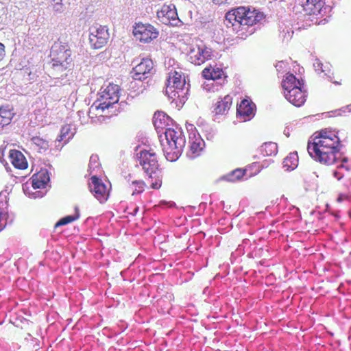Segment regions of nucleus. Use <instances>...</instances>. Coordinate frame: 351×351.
I'll use <instances>...</instances> for the list:
<instances>
[{"instance_id": "nucleus-1", "label": "nucleus", "mask_w": 351, "mask_h": 351, "mask_svg": "<svg viewBox=\"0 0 351 351\" xmlns=\"http://www.w3.org/2000/svg\"><path fill=\"white\" fill-rule=\"evenodd\" d=\"M341 147L337 132L325 128L314 133L313 142L308 143L307 149L315 160L331 165L339 160Z\"/></svg>"}, {"instance_id": "nucleus-2", "label": "nucleus", "mask_w": 351, "mask_h": 351, "mask_svg": "<svg viewBox=\"0 0 351 351\" xmlns=\"http://www.w3.org/2000/svg\"><path fill=\"white\" fill-rule=\"evenodd\" d=\"M226 20L234 27L241 36L252 34V30L249 28L259 23L264 14L257 10H251L246 7H239L232 9L226 14Z\"/></svg>"}, {"instance_id": "nucleus-3", "label": "nucleus", "mask_w": 351, "mask_h": 351, "mask_svg": "<svg viewBox=\"0 0 351 351\" xmlns=\"http://www.w3.org/2000/svg\"><path fill=\"white\" fill-rule=\"evenodd\" d=\"M285 98L293 106H302L306 100V93L302 80L292 73H287L282 81Z\"/></svg>"}, {"instance_id": "nucleus-4", "label": "nucleus", "mask_w": 351, "mask_h": 351, "mask_svg": "<svg viewBox=\"0 0 351 351\" xmlns=\"http://www.w3.org/2000/svg\"><path fill=\"white\" fill-rule=\"evenodd\" d=\"M166 144H163L164 154L167 160L176 161L180 156L185 145V137L180 128H167L165 132Z\"/></svg>"}, {"instance_id": "nucleus-5", "label": "nucleus", "mask_w": 351, "mask_h": 351, "mask_svg": "<svg viewBox=\"0 0 351 351\" xmlns=\"http://www.w3.org/2000/svg\"><path fill=\"white\" fill-rule=\"evenodd\" d=\"M51 58L53 66L60 67L64 71L73 64L71 50L67 43L60 40L55 43L51 49Z\"/></svg>"}, {"instance_id": "nucleus-6", "label": "nucleus", "mask_w": 351, "mask_h": 351, "mask_svg": "<svg viewBox=\"0 0 351 351\" xmlns=\"http://www.w3.org/2000/svg\"><path fill=\"white\" fill-rule=\"evenodd\" d=\"M119 100V87L118 85L110 84L101 93L98 100L94 104L96 109L102 111L108 109Z\"/></svg>"}, {"instance_id": "nucleus-7", "label": "nucleus", "mask_w": 351, "mask_h": 351, "mask_svg": "<svg viewBox=\"0 0 351 351\" xmlns=\"http://www.w3.org/2000/svg\"><path fill=\"white\" fill-rule=\"evenodd\" d=\"M139 165L143 171L152 178V175L155 174L159 169V162L156 154L152 149L141 150L138 154Z\"/></svg>"}, {"instance_id": "nucleus-8", "label": "nucleus", "mask_w": 351, "mask_h": 351, "mask_svg": "<svg viewBox=\"0 0 351 351\" xmlns=\"http://www.w3.org/2000/svg\"><path fill=\"white\" fill-rule=\"evenodd\" d=\"M133 34L141 43H149L158 36L159 32L149 23H138L134 26Z\"/></svg>"}, {"instance_id": "nucleus-9", "label": "nucleus", "mask_w": 351, "mask_h": 351, "mask_svg": "<svg viewBox=\"0 0 351 351\" xmlns=\"http://www.w3.org/2000/svg\"><path fill=\"white\" fill-rule=\"evenodd\" d=\"M158 19L163 24L178 26L182 23L178 17L176 5L165 3L156 13Z\"/></svg>"}, {"instance_id": "nucleus-10", "label": "nucleus", "mask_w": 351, "mask_h": 351, "mask_svg": "<svg viewBox=\"0 0 351 351\" xmlns=\"http://www.w3.org/2000/svg\"><path fill=\"white\" fill-rule=\"evenodd\" d=\"M189 59L195 65H201L212 56L211 49L202 42L200 44L192 45L188 53Z\"/></svg>"}, {"instance_id": "nucleus-11", "label": "nucleus", "mask_w": 351, "mask_h": 351, "mask_svg": "<svg viewBox=\"0 0 351 351\" xmlns=\"http://www.w3.org/2000/svg\"><path fill=\"white\" fill-rule=\"evenodd\" d=\"M185 84V77L181 71H171L167 80L166 93L171 97H178V91L182 90Z\"/></svg>"}, {"instance_id": "nucleus-12", "label": "nucleus", "mask_w": 351, "mask_h": 351, "mask_svg": "<svg viewBox=\"0 0 351 351\" xmlns=\"http://www.w3.org/2000/svg\"><path fill=\"white\" fill-rule=\"evenodd\" d=\"M88 187L95 197L104 203L107 201L110 196V185L105 184L101 179L96 176H93L88 182Z\"/></svg>"}, {"instance_id": "nucleus-13", "label": "nucleus", "mask_w": 351, "mask_h": 351, "mask_svg": "<svg viewBox=\"0 0 351 351\" xmlns=\"http://www.w3.org/2000/svg\"><path fill=\"white\" fill-rule=\"evenodd\" d=\"M108 30L106 26L99 25L98 27L90 29L89 43L90 46L95 49L104 47L109 40Z\"/></svg>"}, {"instance_id": "nucleus-14", "label": "nucleus", "mask_w": 351, "mask_h": 351, "mask_svg": "<svg viewBox=\"0 0 351 351\" xmlns=\"http://www.w3.org/2000/svg\"><path fill=\"white\" fill-rule=\"evenodd\" d=\"M306 14L322 18L327 14L330 7L326 5L325 0H306L304 6Z\"/></svg>"}, {"instance_id": "nucleus-15", "label": "nucleus", "mask_w": 351, "mask_h": 351, "mask_svg": "<svg viewBox=\"0 0 351 351\" xmlns=\"http://www.w3.org/2000/svg\"><path fill=\"white\" fill-rule=\"evenodd\" d=\"M154 67V63L149 58H143L140 63L136 65L131 72L132 77L135 80H143L148 77Z\"/></svg>"}, {"instance_id": "nucleus-16", "label": "nucleus", "mask_w": 351, "mask_h": 351, "mask_svg": "<svg viewBox=\"0 0 351 351\" xmlns=\"http://www.w3.org/2000/svg\"><path fill=\"white\" fill-rule=\"evenodd\" d=\"M254 169H255L254 174H256L261 170L260 165L257 162H253L248 165L245 169H236L232 171L230 173L227 174L224 177V180L231 182L239 181L245 175L247 171L250 169L252 170Z\"/></svg>"}, {"instance_id": "nucleus-17", "label": "nucleus", "mask_w": 351, "mask_h": 351, "mask_svg": "<svg viewBox=\"0 0 351 351\" xmlns=\"http://www.w3.org/2000/svg\"><path fill=\"white\" fill-rule=\"evenodd\" d=\"M232 104V97L226 95L223 97H219L213 104V112L216 115L226 114L228 113Z\"/></svg>"}, {"instance_id": "nucleus-18", "label": "nucleus", "mask_w": 351, "mask_h": 351, "mask_svg": "<svg viewBox=\"0 0 351 351\" xmlns=\"http://www.w3.org/2000/svg\"><path fill=\"white\" fill-rule=\"evenodd\" d=\"M9 158L11 164L16 169L25 170L28 167L27 160L21 151L11 149L9 153Z\"/></svg>"}, {"instance_id": "nucleus-19", "label": "nucleus", "mask_w": 351, "mask_h": 351, "mask_svg": "<svg viewBox=\"0 0 351 351\" xmlns=\"http://www.w3.org/2000/svg\"><path fill=\"white\" fill-rule=\"evenodd\" d=\"M32 180L34 189H43L50 180L49 172L46 169H42L33 175Z\"/></svg>"}, {"instance_id": "nucleus-20", "label": "nucleus", "mask_w": 351, "mask_h": 351, "mask_svg": "<svg viewBox=\"0 0 351 351\" xmlns=\"http://www.w3.org/2000/svg\"><path fill=\"white\" fill-rule=\"evenodd\" d=\"M255 105L249 99H243L237 107V111L240 117L244 120L249 119L254 115V109Z\"/></svg>"}, {"instance_id": "nucleus-21", "label": "nucleus", "mask_w": 351, "mask_h": 351, "mask_svg": "<svg viewBox=\"0 0 351 351\" xmlns=\"http://www.w3.org/2000/svg\"><path fill=\"white\" fill-rule=\"evenodd\" d=\"M14 115L13 108L9 105L0 107V129L10 123Z\"/></svg>"}, {"instance_id": "nucleus-22", "label": "nucleus", "mask_w": 351, "mask_h": 351, "mask_svg": "<svg viewBox=\"0 0 351 351\" xmlns=\"http://www.w3.org/2000/svg\"><path fill=\"white\" fill-rule=\"evenodd\" d=\"M171 121L170 117L163 112H155L153 118V123L156 130H164Z\"/></svg>"}, {"instance_id": "nucleus-23", "label": "nucleus", "mask_w": 351, "mask_h": 351, "mask_svg": "<svg viewBox=\"0 0 351 351\" xmlns=\"http://www.w3.org/2000/svg\"><path fill=\"white\" fill-rule=\"evenodd\" d=\"M204 146V142L200 137L194 136L190 141L189 151L188 154L191 158H195L199 155Z\"/></svg>"}, {"instance_id": "nucleus-24", "label": "nucleus", "mask_w": 351, "mask_h": 351, "mask_svg": "<svg viewBox=\"0 0 351 351\" xmlns=\"http://www.w3.org/2000/svg\"><path fill=\"white\" fill-rule=\"evenodd\" d=\"M223 75V71L218 67L208 66L202 71V76L206 80H218Z\"/></svg>"}, {"instance_id": "nucleus-25", "label": "nucleus", "mask_w": 351, "mask_h": 351, "mask_svg": "<svg viewBox=\"0 0 351 351\" xmlns=\"http://www.w3.org/2000/svg\"><path fill=\"white\" fill-rule=\"evenodd\" d=\"M32 143L38 152H46L49 147V141L40 136H36L31 138Z\"/></svg>"}, {"instance_id": "nucleus-26", "label": "nucleus", "mask_w": 351, "mask_h": 351, "mask_svg": "<svg viewBox=\"0 0 351 351\" xmlns=\"http://www.w3.org/2000/svg\"><path fill=\"white\" fill-rule=\"evenodd\" d=\"M298 156L296 152L290 153L283 161V167L287 170H293L298 167Z\"/></svg>"}, {"instance_id": "nucleus-27", "label": "nucleus", "mask_w": 351, "mask_h": 351, "mask_svg": "<svg viewBox=\"0 0 351 351\" xmlns=\"http://www.w3.org/2000/svg\"><path fill=\"white\" fill-rule=\"evenodd\" d=\"M278 146L275 143H265L261 147V152L263 156H273L277 153Z\"/></svg>"}, {"instance_id": "nucleus-28", "label": "nucleus", "mask_w": 351, "mask_h": 351, "mask_svg": "<svg viewBox=\"0 0 351 351\" xmlns=\"http://www.w3.org/2000/svg\"><path fill=\"white\" fill-rule=\"evenodd\" d=\"M146 186V184L141 180L132 181L130 186V190L132 191V195H137L143 193Z\"/></svg>"}, {"instance_id": "nucleus-29", "label": "nucleus", "mask_w": 351, "mask_h": 351, "mask_svg": "<svg viewBox=\"0 0 351 351\" xmlns=\"http://www.w3.org/2000/svg\"><path fill=\"white\" fill-rule=\"evenodd\" d=\"M80 217V211L77 207H75V213L74 215H69L62 218L55 225V227L66 225L71 223Z\"/></svg>"}, {"instance_id": "nucleus-30", "label": "nucleus", "mask_w": 351, "mask_h": 351, "mask_svg": "<svg viewBox=\"0 0 351 351\" xmlns=\"http://www.w3.org/2000/svg\"><path fill=\"white\" fill-rule=\"evenodd\" d=\"M351 197V193L350 192L339 193L337 197V202L338 203H342L344 201H349Z\"/></svg>"}, {"instance_id": "nucleus-31", "label": "nucleus", "mask_w": 351, "mask_h": 351, "mask_svg": "<svg viewBox=\"0 0 351 351\" xmlns=\"http://www.w3.org/2000/svg\"><path fill=\"white\" fill-rule=\"evenodd\" d=\"M162 184V181L160 179L156 178L155 181L154 182L151 183V188L153 189H158L160 188Z\"/></svg>"}, {"instance_id": "nucleus-32", "label": "nucleus", "mask_w": 351, "mask_h": 351, "mask_svg": "<svg viewBox=\"0 0 351 351\" xmlns=\"http://www.w3.org/2000/svg\"><path fill=\"white\" fill-rule=\"evenodd\" d=\"M6 225V219L3 215L2 211L0 210V231L2 230Z\"/></svg>"}, {"instance_id": "nucleus-33", "label": "nucleus", "mask_w": 351, "mask_h": 351, "mask_svg": "<svg viewBox=\"0 0 351 351\" xmlns=\"http://www.w3.org/2000/svg\"><path fill=\"white\" fill-rule=\"evenodd\" d=\"M5 54V46L0 43V62L3 59Z\"/></svg>"}, {"instance_id": "nucleus-34", "label": "nucleus", "mask_w": 351, "mask_h": 351, "mask_svg": "<svg viewBox=\"0 0 351 351\" xmlns=\"http://www.w3.org/2000/svg\"><path fill=\"white\" fill-rule=\"evenodd\" d=\"M232 0H213L214 3L217 5H222V4H226V3H230Z\"/></svg>"}, {"instance_id": "nucleus-35", "label": "nucleus", "mask_w": 351, "mask_h": 351, "mask_svg": "<svg viewBox=\"0 0 351 351\" xmlns=\"http://www.w3.org/2000/svg\"><path fill=\"white\" fill-rule=\"evenodd\" d=\"M332 175H333V177L335 178L338 180H340L343 177V175L337 171H334L332 173Z\"/></svg>"}, {"instance_id": "nucleus-36", "label": "nucleus", "mask_w": 351, "mask_h": 351, "mask_svg": "<svg viewBox=\"0 0 351 351\" xmlns=\"http://www.w3.org/2000/svg\"><path fill=\"white\" fill-rule=\"evenodd\" d=\"M343 80L340 79L339 81L333 80L332 82L335 84H341Z\"/></svg>"}, {"instance_id": "nucleus-37", "label": "nucleus", "mask_w": 351, "mask_h": 351, "mask_svg": "<svg viewBox=\"0 0 351 351\" xmlns=\"http://www.w3.org/2000/svg\"><path fill=\"white\" fill-rule=\"evenodd\" d=\"M3 14H4L3 9L0 8V19L1 18V16H3Z\"/></svg>"}, {"instance_id": "nucleus-38", "label": "nucleus", "mask_w": 351, "mask_h": 351, "mask_svg": "<svg viewBox=\"0 0 351 351\" xmlns=\"http://www.w3.org/2000/svg\"><path fill=\"white\" fill-rule=\"evenodd\" d=\"M346 108L348 111H351V104L346 106Z\"/></svg>"}]
</instances>
